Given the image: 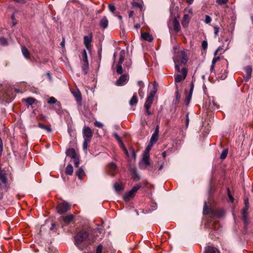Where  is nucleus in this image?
<instances>
[{"instance_id":"nucleus-1","label":"nucleus","mask_w":253,"mask_h":253,"mask_svg":"<svg viewBox=\"0 0 253 253\" xmlns=\"http://www.w3.org/2000/svg\"><path fill=\"white\" fill-rule=\"evenodd\" d=\"M94 241V237L84 230L78 232L75 236V244L81 251L86 249Z\"/></svg>"},{"instance_id":"nucleus-2","label":"nucleus","mask_w":253,"mask_h":253,"mask_svg":"<svg viewBox=\"0 0 253 253\" xmlns=\"http://www.w3.org/2000/svg\"><path fill=\"white\" fill-rule=\"evenodd\" d=\"M173 59L175 63V69L177 72H180L179 64L185 65L186 64L188 60L187 53L184 50L175 49Z\"/></svg>"},{"instance_id":"nucleus-3","label":"nucleus","mask_w":253,"mask_h":253,"mask_svg":"<svg viewBox=\"0 0 253 253\" xmlns=\"http://www.w3.org/2000/svg\"><path fill=\"white\" fill-rule=\"evenodd\" d=\"M141 187L140 185H136L132 187V188L128 192H127L124 196V200L125 201H129L131 198H133L138 191V190Z\"/></svg>"},{"instance_id":"nucleus-4","label":"nucleus","mask_w":253,"mask_h":253,"mask_svg":"<svg viewBox=\"0 0 253 253\" xmlns=\"http://www.w3.org/2000/svg\"><path fill=\"white\" fill-rule=\"evenodd\" d=\"M180 74H176L175 75V82L176 83H179L183 81L186 77L187 74V70L183 67L181 70L180 69Z\"/></svg>"},{"instance_id":"nucleus-5","label":"nucleus","mask_w":253,"mask_h":253,"mask_svg":"<svg viewBox=\"0 0 253 253\" xmlns=\"http://www.w3.org/2000/svg\"><path fill=\"white\" fill-rule=\"evenodd\" d=\"M71 206L67 202H63L59 204L57 206L58 212L59 213H63L66 212L70 209Z\"/></svg>"},{"instance_id":"nucleus-6","label":"nucleus","mask_w":253,"mask_h":253,"mask_svg":"<svg viewBox=\"0 0 253 253\" xmlns=\"http://www.w3.org/2000/svg\"><path fill=\"white\" fill-rule=\"evenodd\" d=\"M83 135L84 139H88L91 140L93 135V132L88 126H84L83 129Z\"/></svg>"},{"instance_id":"nucleus-7","label":"nucleus","mask_w":253,"mask_h":253,"mask_svg":"<svg viewBox=\"0 0 253 253\" xmlns=\"http://www.w3.org/2000/svg\"><path fill=\"white\" fill-rule=\"evenodd\" d=\"M128 80V77L126 75H122L116 81V84L118 86H123L126 84Z\"/></svg>"},{"instance_id":"nucleus-8","label":"nucleus","mask_w":253,"mask_h":253,"mask_svg":"<svg viewBox=\"0 0 253 253\" xmlns=\"http://www.w3.org/2000/svg\"><path fill=\"white\" fill-rule=\"evenodd\" d=\"M108 169L109 171V174L114 177L115 175L116 171L117 169V166L115 163H111L108 165Z\"/></svg>"},{"instance_id":"nucleus-9","label":"nucleus","mask_w":253,"mask_h":253,"mask_svg":"<svg viewBox=\"0 0 253 253\" xmlns=\"http://www.w3.org/2000/svg\"><path fill=\"white\" fill-rule=\"evenodd\" d=\"M246 76L244 78L245 81L247 82L251 78L252 72V68L250 66H247L245 68Z\"/></svg>"},{"instance_id":"nucleus-10","label":"nucleus","mask_w":253,"mask_h":253,"mask_svg":"<svg viewBox=\"0 0 253 253\" xmlns=\"http://www.w3.org/2000/svg\"><path fill=\"white\" fill-rule=\"evenodd\" d=\"M74 217V216L72 214H69L66 216L61 217V218L63 219L64 225H67L70 224L73 220Z\"/></svg>"},{"instance_id":"nucleus-11","label":"nucleus","mask_w":253,"mask_h":253,"mask_svg":"<svg viewBox=\"0 0 253 253\" xmlns=\"http://www.w3.org/2000/svg\"><path fill=\"white\" fill-rule=\"evenodd\" d=\"M14 97L15 95L11 93L10 90H7L4 96V99L6 102L9 103L14 99Z\"/></svg>"},{"instance_id":"nucleus-12","label":"nucleus","mask_w":253,"mask_h":253,"mask_svg":"<svg viewBox=\"0 0 253 253\" xmlns=\"http://www.w3.org/2000/svg\"><path fill=\"white\" fill-rule=\"evenodd\" d=\"M191 16L188 14H184L181 22L182 25L183 27H187L190 21Z\"/></svg>"},{"instance_id":"nucleus-13","label":"nucleus","mask_w":253,"mask_h":253,"mask_svg":"<svg viewBox=\"0 0 253 253\" xmlns=\"http://www.w3.org/2000/svg\"><path fill=\"white\" fill-rule=\"evenodd\" d=\"M99 26L103 29H105L108 26V20L106 16H103L100 20Z\"/></svg>"},{"instance_id":"nucleus-14","label":"nucleus","mask_w":253,"mask_h":253,"mask_svg":"<svg viewBox=\"0 0 253 253\" xmlns=\"http://www.w3.org/2000/svg\"><path fill=\"white\" fill-rule=\"evenodd\" d=\"M7 182V178L4 170L0 169V185L1 184H5Z\"/></svg>"},{"instance_id":"nucleus-15","label":"nucleus","mask_w":253,"mask_h":253,"mask_svg":"<svg viewBox=\"0 0 253 253\" xmlns=\"http://www.w3.org/2000/svg\"><path fill=\"white\" fill-rule=\"evenodd\" d=\"M92 41V37L91 36H85L84 38V43L85 45L86 48L87 49H89V47L90 46V43Z\"/></svg>"},{"instance_id":"nucleus-16","label":"nucleus","mask_w":253,"mask_h":253,"mask_svg":"<svg viewBox=\"0 0 253 253\" xmlns=\"http://www.w3.org/2000/svg\"><path fill=\"white\" fill-rule=\"evenodd\" d=\"M66 153L67 156L70 157L72 159L77 157L76 152L73 148L68 149L66 151Z\"/></svg>"},{"instance_id":"nucleus-17","label":"nucleus","mask_w":253,"mask_h":253,"mask_svg":"<svg viewBox=\"0 0 253 253\" xmlns=\"http://www.w3.org/2000/svg\"><path fill=\"white\" fill-rule=\"evenodd\" d=\"M205 253H220L216 248L210 246L205 248Z\"/></svg>"},{"instance_id":"nucleus-18","label":"nucleus","mask_w":253,"mask_h":253,"mask_svg":"<svg viewBox=\"0 0 253 253\" xmlns=\"http://www.w3.org/2000/svg\"><path fill=\"white\" fill-rule=\"evenodd\" d=\"M141 37L143 39L149 42H151L153 40L152 36L149 33H141Z\"/></svg>"},{"instance_id":"nucleus-19","label":"nucleus","mask_w":253,"mask_h":253,"mask_svg":"<svg viewBox=\"0 0 253 253\" xmlns=\"http://www.w3.org/2000/svg\"><path fill=\"white\" fill-rule=\"evenodd\" d=\"M212 214L217 217H223L225 214V212L224 210L219 209V210H216L214 211H213Z\"/></svg>"},{"instance_id":"nucleus-20","label":"nucleus","mask_w":253,"mask_h":253,"mask_svg":"<svg viewBox=\"0 0 253 253\" xmlns=\"http://www.w3.org/2000/svg\"><path fill=\"white\" fill-rule=\"evenodd\" d=\"M76 174L80 179H82L85 175V172L82 167L76 171Z\"/></svg>"},{"instance_id":"nucleus-21","label":"nucleus","mask_w":253,"mask_h":253,"mask_svg":"<svg viewBox=\"0 0 253 253\" xmlns=\"http://www.w3.org/2000/svg\"><path fill=\"white\" fill-rule=\"evenodd\" d=\"M212 212L213 211L211 209L208 208L207 202H205L203 208V213L205 215H208L210 213H212Z\"/></svg>"},{"instance_id":"nucleus-22","label":"nucleus","mask_w":253,"mask_h":253,"mask_svg":"<svg viewBox=\"0 0 253 253\" xmlns=\"http://www.w3.org/2000/svg\"><path fill=\"white\" fill-rule=\"evenodd\" d=\"M48 103L52 104H56L60 108L61 107V103L60 102L57 101V100L54 97H50L48 101Z\"/></svg>"},{"instance_id":"nucleus-23","label":"nucleus","mask_w":253,"mask_h":253,"mask_svg":"<svg viewBox=\"0 0 253 253\" xmlns=\"http://www.w3.org/2000/svg\"><path fill=\"white\" fill-rule=\"evenodd\" d=\"M245 207L243 210L242 211V216L243 215H248V211L249 210V201L248 199H246L245 200Z\"/></svg>"},{"instance_id":"nucleus-24","label":"nucleus","mask_w":253,"mask_h":253,"mask_svg":"<svg viewBox=\"0 0 253 253\" xmlns=\"http://www.w3.org/2000/svg\"><path fill=\"white\" fill-rule=\"evenodd\" d=\"M138 100L136 93H134L129 101V104L130 106H133L137 103Z\"/></svg>"},{"instance_id":"nucleus-25","label":"nucleus","mask_w":253,"mask_h":253,"mask_svg":"<svg viewBox=\"0 0 253 253\" xmlns=\"http://www.w3.org/2000/svg\"><path fill=\"white\" fill-rule=\"evenodd\" d=\"M73 95L76 98L78 102H80L82 100V96L81 93L79 90H76L72 92Z\"/></svg>"},{"instance_id":"nucleus-26","label":"nucleus","mask_w":253,"mask_h":253,"mask_svg":"<svg viewBox=\"0 0 253 253\" xmlns=\"http://www.w3.org/2000/svg\"><path fill=\"white\" fill-rule=\"evenodd\" d=\"M21 50L24 57L27 59H29L30 58V53L27 48L25 46H22Z\"/></svg>"},{"instance_id":"nucleus-27","label":"nucleus","mask_w":253,"mask_h":253,"mask_svg":"<svg viewBox=\"0 0 253 253\" xmlns=\"http://www.w3.org/2000/svg\"><path fill=\"white\" fill-rule=\"evenodd\" d=\"M88 67H89V64L88 62H83L82 63V70L84 72V74H86L88 72Z\"/></svg>"},{"instance_id":"nucleus-28","label":"nucleus","mask_w":253,"mask_h":253,"mask_svg":"<svg viewBox=\"0 0 253 253\" xmlns=\"http://www.w3.org/2000/svg\"><path fill=\"white\" fill-rule=\"evenodd\" d=\"M219 59H220V57H219V56L214 57L213 58V59L212 60L211 65V68H210V70H211V72H212L214 70V65Z\"/></svg>"},{"instance_id":"nucleus-29","label":"nucleus","mask_w":253,"mask_h":253,"mask_svg":"<svg viewBox=\"0 0 253 253\" xmlns=\"http://www.w3.org/2000/svg\"><path fill=\"white\" fill-rule=\"evenodd\" d=\"M142 162L146 166L150 165L149 156L147 154H144Z\"/></svg>"},{"instance_id":"nucleus-30","label":"nucleus","mask_w":253,"mask_h":253,"mask_svg":"<svg viewBox=\"0 0 253 253\" xmlns=\"http://www.w3.org/2000/svg\"><path fill=\"white\" fill-rule=\"evenodd\" d=\"M66 173L67 175H72L73 172V168L71 164H69L66 168Z\"/></svg>"},{"instance_id":"nucleus-31","label":"nucleus","mask_w":253,"mask_h":253,"mask_svg":"<svg viewBox=\"0 0 253 253\" xmlns=\"http://www.w3.org/2000/svg\"><path fill=\"white\" fill-rule=\"evenodd\" d=\"M153 100L147 98L146 102L144 104V107L145 109H150L153 103Z\"/></svg>"},{"instance_id":"nucleus-32","label":"nucleus","mask_w":253,"mask_h":253,"mask_svg":"<svg viewBox=\"0 0 253 253\" xmlns=\"http://www.w3.org/2000/svg\"><path fill=\"white\" fill-rule=\"evenodd\" d=\"M173 29L176 32L179 31L180 29L179 23L178 21L176 19H175L173 21Z\"/></svg>"},{"instance_id":"nucleus-33","label":"nucleus","mask_w":253,"mask_h":253,"mask_svg":"<svg viewBox=\"0 0 253 253\" xmlns=\"http://www.w3.org/2000/svg\"><path fill=\"white\" fill-rule=\"evenodd\" d=\"M114 188L116 192H120L123 190L122 184L117 182L114 184Z\"/></svg>"},{"instance_id":"nucleus-34","label":"nucleus","mask_w":253,"mask_h":253,"mask_svg":"<svg viewBox=\"0 0 253 253\" xmlns=\"http://www.w3.org/2000/svg\"><path fill=\"white\" fill-rule=\"evenodd\" d=\"M38 126L40 128L46 130L48 132H50L51 131V129L50 126H45V125H43L42 123H39L38 124Z\"/></svg>"},{"instance_id":"nucleus-35","label":"nucleus","mask_w":253,"mask_h":253,"mask_svg":"<svg viewBox=\"0 0 253 253\" xmlns=\"http://www.w3.org/2000/svg\"><path fill=\"white\" fill-rule=\"evenodd\" d=\"M242 219L244 221V223L245 225V228L246 230H247V226L249 224V220L248 219V215H243L242 216Z\"/></svg>"},{"instance_id":"nucleus-36","label":"nucleus","mask_w":253,"mask_h":253,"mask_svg":"<svg viewBox=\"0 0 253 253\" xmlns=\"http://www.w3.org/2000/svg\"><path fill=\"white\" fill-rule=\"evenodd\" d=\"M82 62H88L85 50H84L82 53Z\"/></svg>"},{"instance_id":"nucleus-37","label":"nucleus","mask_w":253,"mask_h":253,"mask_svg":"<svg viewBox=\"0 0 253 253\" xmlns=\"http://www.w3.org/2000/svg\"><path fill=\"white\" fill-rule=\"evenodd\" d=\"M156 91L157 89L156 87L154 86V90L150 92L147 98L154 100V97L155 93H156Z\"/></svg>"},{"instance_id":"nucleus-38","label":"nucleus","mask_w":253,"mask_h":253,"mask_svg":"<svg viewBox=\"0 0 253 253\" xmlns=\"http://www.w3.org/2000/svg\"><path fill=\"white\" fill-rule=\"evenodd\" d=\"M124 53L121 52L120 54V57H119V60L118 64H122L123 62L124 61L125 59V55Z\"/></svg>"},{"instance_id":"nucleus-39","label":"nucleus","mask_w":253,"mask_h":253,"mask_svg":"<svg viewBox=\"0 0 253 253\" xmlns=\"http://www.w3.org/2000/svg\"><path fill=\"white\" fill-rule=\"evenodd\" d=\"M35 99L32 97H29L24 99V101L28 103L29 105H32L35 102Z\"/></svg>"},{"instance_id":"nucleus-40","label":"nucleus","mask_w":253,"mask_h":253,"mask_svg":"<svg viewBox=\"0 0 253 253\" xmlns=\"http://www.w3.org/2000/svg\"><path fill=\"white\" fill-rule=\"evenodd\" d=\"M117 72L118 74H121L123 73V68L122 66V64H118L117 67Z\"/></svg>"},{"instance_id":"nucleus-41","label":"nucleus","mask_w":253,"mask_h":253,"mask_svg":"<svg viewBox=\"0 0 253 253\" xmlns=\"http://www.w3.org/2000/svg\"><path fill=\"white\" fill-rule=\"evenodd\" d=\"M227 154H228V150H227V149L224 150L222 152L221 154L220 155V159H222V160L224 159L226 157Z\"/></svg>"},{"instance_id":"nucleus-42","label":"nucleus","mask_w":253,"mask_h":253,"mask_svg":"<svg viewBox=\"0 0 253 253\" xmlns=\"http://www.w3.org/2000/svg\"><path fill=\"white\" fill-rule=\"evenodd\" d=\"M153 145V144H152L149 143V144H148V145L147 146V147L146 148V149L145 150L144 154L149 155V151L151 150Z\"/></svg>"},{"instance_id":"nucleus-43","label":"nucleus","mask_w":253,"mask_h":253,"mask_svg":"<svg viewBox=\"0 0 253 253\" xmlns=\"http://www.w3.org/2000/svg\"><path fill=\"white\" fill-rule=\"evenodd\" d=\"M90 140L87 139H84V143H83V148L84 149L86 150L87 148L88 145L90 143Z\"/></svg>"},{"instance_id":"nucleus-44","label":"nucleus","mask_w":253,"mask_h":253,"mask_svg":"<svg viewBox=\"0 0 253 253\" xmlns=\"http://www.w3.org/2000/svg\"><path fill=\"white\" fill-rule=\"evenodd\" d=\"M158 137H157L156 136L152 135L151 139H150V143H151L152 144H155L157 142V141L158 140Z\"/></svg>"},{"instance_id":"nucleus-45","label":"nucleus","mask_w":253,"mask_h":253,"mask_svg":"<svg viewBox=\"0 0 253 253\" xmlns=\"http://www.w3.org/2000/svg\"><path fill=\"white\" fill-rule=\"evenodd\" d=\"M108 8H109V10L111 12L114 13V12L116 10V7L113 4H112V3L109 4L108 5Z\"/></svg>"},{"instance_id":"nucleus-46","label":"nucleus","mask_w":253,"mask_h":253,"mask_svg":"<svg viewBox=\"0 0 253 253\" xmlns=\"http://www.w3.org/2000/svg\"><path fill=\"white\" fill-rule=\"evenodd\" d=\"M102 249H103L102 245L101 244L99 245L96 248L95 253H102Z\"/></svg>"},{"instance_id":"nucleus-47","label":"nucleus","mask_w":253,"mask_h":253,"mask_svg":"<svg viewBox=\"0 0 253 253\" xmlns=\"http://www.w3.org/2000/svg\"><path fill=\"white\" fill-rule=\"evenodd\" d=\"M0 43L1 45H5L7 44V41L6 39L4 38H0Z\"/></svg>"},{"instance_id":"nucleus-48","label":"nucleus","mask_w":253,"mask_h":253,"mask_svg":"<svg viewBox=\"0 0 253 253\" xmlns=\"http://www.w3.org/2000/svg\"><path fill=\"white\" fill-rule=\"evenodd\" d=\"M73 160L75 167H77V168L78 167L79 163H80V161H79V159L78 157H77L73 159Z\"/></svg>"},{"instance_id":"nucleus-49","label":"nucleus","mask_w":253,"mask_h":253,"mask_svg":"<svg viewBox=\"0 0 253 253\" xmlns=\"http://www.w3.org/2000/svg\"><path fill=\"white\" fill-rule=\"evenodd\" d=\"M211 21V17L208 15H206L205 16V22L207 24H209Z\"/></svg>"},{"instance_id":"nucleus-50","label":"nucleus","mask_w":253,"mask_h":253,"mask_svg":"<svg viewBox=\"0 0 253 253\" xmlns=\"http://www.w3.org/2000/svg\"><path fill=\"white\" fill-rule=\"evenodd\" d=\"M189 123V113H187L186 115V120H185V126L187 128Z\"/></svg>"},{"instance_id":"nucleus-51","label":"nucleus","mask_w":253,"mask_h":253,"mask_svg":"<svg viewBox=\"0 0 253 253\" xmlns=\"http://www.w3.org/2000/svg\"><path fill=\"white\" fill-rule=\"evenodd\" d=\"M133 178L135 179V180H139L140 179V177L138 175V174L137 173L136 171H135V170H134L133 171Z\"/></svg>"},{"instance_id":"nucleus-52","label":"nucleus","mask_w":253,"mask_h":253,"mask_svg":"<svg viewBox=\"0 0 253 253\" xmlns=\"http://www.w3.org/2000/svg\"><path fill=\"white\" fill-rule=\"evenodd\" d=\"M228 1V0H216V2L220 5L226 3Z\"/></svg>"},{"instance_id":"nucleus-53","label":"nucleus","mask_w":253,"mask_h":253,"mask_svg":"<svg viewBox=\"0 0 253 253\" xmlns=\"http://www.w3.org/2000/svg\"><path fill=\"white\" fill-rule=\"evenodd\" d=\"M202 47L204 49H206L208 47V42L207 41H203L202 42Z\"/></svg>"},{"instance_id":"nucleus-54","label":"nucleus","mask_w":253,"mask_h":253,"mask_svg":"<svg viewBox=\"0 0 253 253\" xmlns=\"http://www.w3.org/2000/svg\"><path fill=\"white\" fill-rule=\"evenodd\" d=\"M191 96H192V95H190V93H189V95L187 96H186V105H188L189 104L190 100L191 98Z\"/></svg>"},{"instance_id":"nucleus-55","label":"nucleus","mask_w":253,"mask_h":253,"mask_svg":"<svg viewBox=\"0 0 253 253\" xmlns=\"http://www.w3.org/2000/svg\"><path fill=\"white\" fill-rule=\"evenodd\" d=\"M213 28L214 31V36L216 37L218 36V34L219 32V28L217 26H214Z\"/></svg>"},{"instance_id":"nucleus-56","label":"nucleus","mask_w":253,"mask_h":253,"mask_svg":"<svg viewBox=\"0 0 253 253\" xmlns=\"http://www.w3.org/2000/svg\"><path fill=\"white\" fill-rule=\"evenodd\" d=\"M94 125L95 126L98 127H102L103 126V124L101 122H97V121H96L94 123Z\"/></svg>"},{"instance_id":"nucleus-57","label":"nucleus","mask_w":253,"mask_h":253,"mask_svg":"<svg viewBox=\"0 0 253 253\" xmlns=\"http://www.w3.org/2000/svg\"><path fill=\"white\" fill-rule=\"evenodd\" d=\"M227 191H228V197H229V200H230V201L231 202H233L234 198H233V197L232 196V195L230 194V191H229V188H228V189H227Z\"/></svg>"},{"instance_id":"nucleus-58","label":"nucleus","mask_w":253,"mask_h":253,"mask_svg":"<svg viewBox=\"0 0 253 253\" xmlns=\"http://www.w3.org/2000/svg\"><path fill=\"white\" fill-rule=\"evenodd\" d=\"M194 89V84L193 82L191 83L190 84V89L189 91L190 95H192Z\"/></svg>"},{"instance_id":"nucleus-59","label":"nucleus","mask_w":253,"mask_h":253,"mask_svg":"<svg viewBox=\"0 0 253 253\" xmlns=\"http://www.w3.org/2000/svg\"><path fill=\"white\" fill-rule=\"evenodd\" d=\"M3 151V143L1 138L0 137V154H1Z\"/></svg>"},{"instance_id":"nucleus-60","label":"nucleus","mask_w":253,"mask_h":253,"mask_svg":"<svg viewBox=\"0 0 253 253\" xmlns=\"http://www.w3.org/2000/svg\"><path fill=\"white\" fill-rule=\"evenodd\" d=\"M120 145L124 149V151H125V154L127 155H128V152H127V150H126V148L124 147V144H123L122 142H120Z\"/></svg>"},{"instance_id":"nucleus-61","label":"nucleus","mask_w":253,"mask_h":253,"mask_svg":"<svg viewBox=\"0 0 253 253\" xmlns=\"http://www.w3.org/2000/svg\"><path fill=\"white\" fill-rule=\"evenodd\" d=\"M175 96H176V99L177 100H178L180 98V95H179V93H178V90H177L175 91Z\"/></svg>"},{"instance_id":"nucleus-62","label":"nucleus","mask_w":253,"mask_h":253,"mask_svg":"<svg viewBox=\"0 0 253 253\" xmlns=\"http://www.w3.org/2000/svg\"><path fill=\"white\" fill-rule=\"evenodd\" d=\"M134 14V12L132 10H130L128 11V16L129 18L131 17Z\"/></svg>"},{"instance_id":"nucleus-63","label":"nucleus","mask_w":253,"mask_h":253,"mask_svg":"<svg viewBox=\"0 0 253 253\" xmlns=\"http://www.w3.org/2000/svg\"><path fill=\"white\" fill-rule=\"evenodd\" d=\"M164 162H162L161 164H160L159 167L158 168V170H161L163 169V166H164Z\"/></svg>"},{"instance_id":"nucleus-64","label":"nucleus","mask_w":253,"mask_h":253,"mask_svg":"<svg viewBox=\"0 0 253 253\" xmlns=\"http://www.w3.org/2000/svg\"><path fill=\"white\" fill-rule=\"evenodd\" d=\"M114 136L116 137V138L118 140H119V141L120 143V142H122L120 140V137H119V135H118L117 134H116V133L114 134Z\"/></svg>"}]
</instances>
